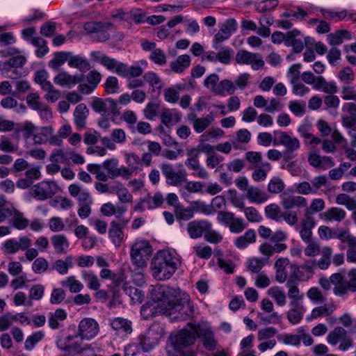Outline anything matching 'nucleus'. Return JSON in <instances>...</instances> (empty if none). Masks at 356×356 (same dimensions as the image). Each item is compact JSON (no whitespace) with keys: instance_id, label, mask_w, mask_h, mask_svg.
Wrapping results in <instances>:
<instances>
[{"instance_id":"9d476101","label":"nucleus","mask_w":356,"mask_h":356,"mask_svg":"<svg viewBox=\"0 0 356 356\" xmlns=\"http://www.w3.org/2000/svg\"><path fill=\"white\" fill-rule=\"evenodd\" d=\"M60 190L58 185L51 181H42L31 188V193L35 198L40 200L51 199Z\"/></svg>"},{"instance_id":"37998d69","label":"nucleus","mask_w":356,"mask_h":356,"mask_svg":"<svg viewBox=\"0 0 356 356\" xmlns=\"http://www.w3.org/2000/svg\"><path fill=\"white\" fill-rule=\"evenodd\" d=\"M186 155L188 159L185 161V165L191 170L193 171L196 170V169H197L200 165L198 160L200 150L195 148H192L187 150Z\"/></svg>"},{"instance_id":"dca6fc26","label":"nucleus","mask_w":356,"mask_h":356,"mask_svg":"<svg viewBox=\"0 0 356 356\" xmlns=\"http://www.w3.org/2000/svg\"><path fill=\"white\" fill-rule=\"evenodd\" d=\"M305 202H283L285 211L282 213L283 218L289 225H294L298 222V212L302 207H305Z\"/></svg>"},{"instance_id":"052dcab7","label":"nucleus","mask_w":356,"mask_h":356,"mask_svg":"<svg viewBox=\"0 0 356 356\" xmlns=\"http://www.w3.org/2000/svg\"><path fill=\"white\" fill-rule=\"evenodd\" d=\"M334 238H338L343 243H347L349 247L356 248V237L347 231L343 230L338 234H335Z\"/></svg>"},{"instance_id":"4c0bfd02","label":"nucleus","mask_w":356,"mask_h":356,"mask_svg":"<svg viewBox=\"0 0 356 356\" xmlns=\"http://www.w3.org/2000/svg\"><path fill=\"white\" fill-rule=\"evenodd\" d=\"M279 144L284 145L286 149L292 150H298L300 147L299 140L296 137L291 136L286 132H281Z\"/></svg>"},{"instance_id":"f3484780","label":"nucleus","mask_w":356,"mask_h":356,"mask_svg":"<svg viewBox=\"0 0 356 356\" xmlns=\"http://www.w3.org/2000/svg\"><path fill=\"white\" fill-rule=\"evenodd\" d=\"M132 332V323L124 318H114L113 319V337L124 339Z\"/></svg>"},{"instance_id":"f8f14e48","label":"nucleus","mask_w":356,"mask_h":356,"mask_svg":"<svg viewBox=\"0 0 356 356\" xmlns=\"http://www.w3.org/2000/svg\"><path fill=\"white\" fill-rule=\"evenodd\" d=\"M219 31L215 35L213 48L218 49L219 44L227 40L237 29V22L233 18L227 19L225 22L219 24Z\"/></svg>"},{"instance_id":"13d9d810","label":"nucleus","mask_w":356,"mask_h":356,"mask_svg":"<svg viewBox=\"0 0 356 356\" xmlns=\"http://www.w3.org/2000/svg\"><path fill=\"white\" fill-rule=\"evenodd\" d=\"M248 270L252 273H258L265 265V261L263 259L252 257L248 262Z\"/></svg>"},{"instance_id":"20e7f679","label":"nucleus","mask_w":356,"mask_h":356,"mask_svg":"<svg viewBox=\"0 0 356 356\" xmlns=\"http://www.w3.org/2000/svg\"><path fill=\"white\" fill-rule=\"evenodd\" d=\"M125 267L126 265H124L117 274H113V305L122 303L123 294L127 296L134 304L141 303L144 300V293L142 291L129 286L125 282Z\"/></svg>"},{"instance_id":"69168bd1","label":"nucleus","mask_w":356,"mask_h":356,"mask_svg":"<svg viewBox=\"0 0 356 356\" xmlns=\"http://www.w3.org/2000/svg\"><path fill=\"white\" fill-rule=\"evenodd\" d=\"M195 253L197 257L208 259L212 254V248L209 245H198L193 247Z\"/></svg>"},{"instance_id":"3c124183","label":"nucleus","mask_w":356,"mask_h":356,"mask_svg":"<svg viewBox=\"0 0 356 356\" xmlns=\"http://www.w3.org/2000/svg\"><path fill=\"white\" fill-rule=\"evenodd\" d=\"M49 74L46 70H38L35 73L34 80L39 84L42 90L51 88V83L48 81Z\"/></svg>"},{"instance_id":"e433bc0d","label":"nucleus","mask_w":356,"mask_h":356,"mask_svg":"<svg viewBox=\"0 0 356 356\" xmlns=\"http://www.w3.org/2000/svg\"><path fill=\"white\" fill-rule=\"evenodd\" d=\"M51 243L58 254L66 253L70 243L65 236L63 234L54 235L51 238Z\"/></svg>"},{"instance_id":"9b49d317","label":"nucleus","mask_w":356,"mask_h":356,"mask_svg":"<svg viewBox=\"0 0 356 356\" xmlns=\"http://www.w3.org/2000/svg\"><path fill=\"white\" fill-rule=\"evenodd\" d=\"M235 60L240 65H251L254 70H258L264 66V61L259 54L252 53L243 49L239 50L236 53Z\"/></svg>"},{"instance_id":"7c9ffc66","label":"nucleus","mask_w":356,"mask_h":356,"mask_svg":"<svg viewBox=\"0 0 356 356\" xmlns=\"http://www.w3.org/2000/svg\"><path fill=\"white\" fill-rule=\"evenodd\" d=\"M91 106L95 112L100 113L102 115H110L111 99L108 98L104 100L101 98H95L91 103Z\"/></svg>"},{"instance_id":"6ab92c4d","label":"nucleus","mask_w":356,"mask_h":356,"mask_svg":"<svg viewBox=\"0 0 356 356\" xmlns=\"http://www.w3.org/2000/svg\"><path fill=\"white\" fill-rule=\"evenodd\" d=\"M87 170L102 181H106L111 175V160L107 159L102 164L90 163Z\"/></svg>"},{"instance_id":"4be33fe9","label":"nucleus","mask_w":356,"mask_h":356,"mask_svg":"<svg viewBox=\"0 0 356 356\" xmlns=\"http://www.w3.org/2000/svg\"><path fill=\"white\" fill-rule=\"evenodd\" d=\"M169 205L172 207L175 217L179 220H188L193 218L194 213V207H184L179 202H168Z\"/></svg>"},{"instance_id":"0e129e2a","label":"nucleus","mask_w":356,"mask_h":356,"mask_svg":"<svg viewBox=\"0 0 356 356\" xmlns=\"http://www.w3.org/2000/svg\"><path fill=\"white\" fill-rule=\"evenodd\" d=\"M71 260L72 258L70 257H67L65 261L58 259L54 262L52 268L61 275L67 274L68 272L69 264L71 263Z\"/></svg>"},{"instance_id":"a18cd8bd","label":"nucleus","mask_w":356,"mask_h":356,"mask_svg":"<svg viewBox=\"0 0 356 356\" xmlns=\"http://www.w3.org/2000/svg\"><path fill=\"white\" fill-rule=\"evenodd\" d=\"M346 216V211L339 207H332L324 213L325 219L328 221L343 220Z\"/></svg>"},{"instance_id":"b1692460","label":"nucleus","mask_w":356,"mask_h":356,"mask_svg":"<svg viewBox=\"0 0 356 356\" xmlns=\"http://www.w3.org/2000/svg\"><path fill=\"white\" fill-rule=\"evenodd\" d=\"M291 309L287 313V319L293 325L298 324L303 318L305 309L302 302H290Z\"/></svg>"},{"instance_id":"6e6d98bb","label":"nucleus","mask_w":356,"mask_h":356,"mask_svg":"<svg viewBox=\"0 0 356 356\" xmlns=\"http://www.w3.org/2000/svg\"><path fill=\"white\" fill-rule=\"evenodd\" d=\"M265 213L268 218L276 221H280L282 216L280 208L274 203L269 204L265 208Z\"/></svg>"},{"instance_id":"f257e3e1","label":"nucleus","mask_w":356,"mask_h":356,"mask_svg":"<svg viewBox=\"0 0 356 356\" xmlns=\"http://www.w3.org/2000/svg\"><path fill=\"white\" fill-rule=\"evenodd\" d=\"M150 295L161 312L170 316L172 321H185L193 314V305L188 294L179 289L157 285L151 289Z\"/></svg>"},{"instance_id":"ea45409f","label":"nucleus","mask_w":356,"mask_h":356,"mask_svg":"<svg viewBox=\"0 0 356 356\" xmlns=\"http://www.w3.org/2000/svg\"><path fill=\"white\" fill-rule=\"evenodd\" d=\"M131 251L137 253L138 254L144 257L145 258H149L151 255L152 250L149 243L146 241H140L136 242L132 248Z\"/></svg>"},{"instance_id":"774afa93","label":"nucleus","mask_w":356,"mask_h":356,"mask_svg":"<svg viewBox=\"0 0 356 356\" xmlns=\"http://www.w3.org/2000/svg\"><path fill=\"white\" fill-rule=\"evenodd\" d=\"M124 233L122 228L113 222V243L115 247L121 246L124 240Z\"/></svg>"},{"instance_id":"6e6552de","label":"nucleus","mask_w":356,"mask_h":356,"mask_svg":"<svg viewBox=\"0 0 356 356\" xmlns=\"http://www.w3.org/2000/svg\"><path fill=\"white\" fill-rule=\"evenodd\" d=\"M19 49L11 47L6 48L0 51L1 57H8L13 56L6 62H0V71H6L10 67H22L26 62V58L23 55H19L20 53Z\"/></svg>"},{"instance_id":"8fccbe9b","label":"nucleus","mask_w":356,"mask_h":356,"mask_svg":"<svg viewBox=\"0 0 356 356\" xmlns=\"http://www.w3.org/2000/svg\"><path fill=\"white\" fill-rule=\"evenodd\" d=\"M214 120L213 115L211 113L204 118H199L195 122L193 127L195 132L200 134L203 132Z\"/></svg>"},{"instance_id":"864d4df0","label":"nucleus","mask_w":356,"mask_h":356,"mask_svg":"<svg viewBox=\"0 0 356 356\" xmlns=\"http://www.w3.org/2000/svg\"><path fill=\"white\" fill-rule=\"evenodd\" d=\"M82 277L87 282V286L92 290H98L100 284L97 277L91 271H83Z\"/></svg>"},{"instance_id":"680f3d73","label":"nucleus","mask_w":356,"mask_h":356,"mask_svg":"<svg viewBox=\"0 0 356 356\" xmlns=\"http://www.w3.org/2000/svg\"><path fill=\"white\" fill-rule=\"evenodd\" d=\"M44 334L41 331H38L32 334L26 339L24 343V348L28 350H31L38 342L42 340Z\"/></svg>"},{"instance_id":"bf43d9fd","label":"nucleus","mask_w":356,"mask_h":356,"mask_svg":"<svg viewBox=\"0 0 356 356\" xmlns=\"http://www.w3.org/2000/svg\"><path fill=\"white\" fill-rule=\"evenodd\" d=\"M284 188L282 179L278 177H273L268 185V191L271 193H279Z\"/></svg>"},{"instance_id":"cd10ccee","label":"nucleus","mask_w":356,"mask_h":356,"mask_svg":"<svg viewBox=\"0 0 356 356\" xmlns=\"http://www.w3.org/2000/svg\"><path fill=\"white\" fill-rule=\"evenodd\" d=\"M143 78L144 81L149 84L152 92L160 94L163 84L161 78L155 72H147L143 75Z\"/></svg>"},{"instance_id":"5fc2aeb1","label":"nucleus","mask_w":356,"mask_h":356,"mask_svg":"<svg viewBox=\"0 0 356 356\" xmlns=\"http://www.w3.org/2000/svg\"><path fill=\"white\" fill-rule=\"evenodd\" d=\"M149 58L152 62L160 66L165 65L167 63V56L163 50L159 48L154 49L151 52Z\"/></svg>"},{"instance_id":"7ed1b4c3","label":"nucleus","mask_w":356,"mask_h":356,"mask_svg":"<svg viewBox=\"0 0 356 356\" xmlns=\"http://www.w3.org/2000/svg\"><path fill=\"white\" fill-rule=\"evenodd\" d=\"M180 263L175 253L165 250L159 251L151 262L152 276L157 280H168L175 273Z\"/></svg>"},{"instance_id":"ddd939ff","label":"nucleus","mask_w":356,"mask_h":356,"mask_svg":"<svg viewBox=\"0 0 356 356\" xmlns=\"http://www.w3.org/2000/svg\"><path fill=\"white\" fill-rule=\"evenodd\" d=\"M99 332V325L96 321L90 318L81 320L79 324L77 335L81 339H91Z\"/></svg>"},{"instance_id":"c03bdc74","label":"nucleus","mask_w":356,"mask_h":356,"mask_svg":"<svg viewBox=\"0 0 356 356\" xmlns=\"http://www.w3.org/2000/svg\"><path fill=\"white\" fill-rule=\"evenodd\" d=\"M147 67V62L140 60L128 67V76L127 78H137L141 76L144 70Z\"/></svg>"},{"instance_id":"c85d7f7f","label":"nucleus","mask_w":356,"mask_h":356,"mask_svg":"<svg viewBox=\"0 0 356 356\" xmlns=\"http://www.w3.org/2000/svg\"><path fill=\"white\" fill-rule=\"evenodd\" d=\"M191 61V57L188 55H181L170 63V67L172 72L181 74L190 66Z\"/></svg>"},{"instance_id":"79ce46f5","label":"nucleus","mask_w":356,"mask_h":356,"mask_svg":"<svg viewBox=\"0 0 356 356\" xmlns=\"http://www.w3.org/2000/svg\"><path fill=\"white\" fill-rule=\"evenodd\" d=\"M286 286L289 288L288 297L291 300V302H300L304 295L300 293L294 280L289 278L286 282Z\"/></svg>"},{"instance_id":"4468645a","label":"nucleus","mask_w":356,"mask_h":356,"mask_svg":"<svg viewBox=\"0 0 356 356\" xmlns=\"http://www.w3.org/2000/svg\"><path fill=\"white\" fill-rule=\"evenodd\" d=\"M315 261L307 262L301 266H291V279H296L300 281H307L314 275Z\"/></svg>"},{"instance_id":"72a5a7b5","label":"nucleus","mask_w":356,"mask_h":356,"mask_svg":"<svg viewBox=\"0 0 356 356\" xmlns=\"http://www.w3.org/2000/svg\"><path fill=\"white\" fill-rule=\"evenodd\" d=\"M197 211L206 215H211L222 207V202H211L206 204L204 202H195Z\"/></svg>"},{"instance_id":"473e14b6","label":"nucleus","mask_w":356,"mask_h":356,"mask_svg":"<svg viewBox=\"0 0 356 356\" xmlns=\"http://www.w3.org/2000/svg\"><path fill=\"white\" fill-rule=\"evenodd\" d=\"M313 88L316 90H321L323 92L329 95L337 93L338 90L334 81H327L322 76H318V83L313 86Z\"/></svg>"},{"instance_id":"de8ad7c7","label":"nucleus","mask_w":356,"mask_h":356,"mask_svg":"<svg viewBox=\"0 0 356 356\" xmlns=\"http://www.w3.org/2000/svg\"><path fill=\"white\" fill-rule=\"evenodd\" d=\"M321 258L318 260L317 265L319 268L326 270L331 264V255L332 249L330 247L325 246L321 250Z\"/></svg>"},{"instance_id":"1a4fd4ad","label":"nucleus","mask_w":356,"mask_h":356,"mask_svg":"<svg viewBox=\"0 0 356 356\" xmlns=\"http://www.w3.org/2000/svg\"><path fill=\"white\" fill-rule=\"evenodd\" d=\"M328 343L335 346L340 343L339 350L346 351L353 346V339L348 334L347 331L341 327H336L327 336Z\"/></svg>"},{"instance_id":"5701e85b","label":"nucleus","mask_w":356,"mask_h":356,"mask_svg":"<svg viewBox=\"0 0 356 356\" xmlns=\"http://www.w3.org/2000/svg\"><path fill=\"white\" fill-rule=\"evenodd\" d=\"M161 122L168 127L181 122V113L177 109L164 108L160 115Z\"/></svg>"},{"instance_id":"58836bf2","label":"nucleus","mask_w":356,"mask_h":356,"mask_svg":"<svg viewBox=\"0 0 356 356\" xmlns=\"http://www.w3.org/2000/svg\"><path fill=\"white\" fill-rule=\"evenodd\" d=\"M327 39L330 45H339L343 43V39H350V33L346 30H338L327 35Z\"/></svg>"},{"instance_id":"412c9836","label":"nucleus","mask_w":356,"mask_h":356,"mask_svg":"<svg viewBox=\"0 0 356 356\" xmlns=\"http://www.w3.org/2000/svg\"><path fill=\"white\" fill-rule=\"evenodd\" d=\"M212 225L207 220L192 221L187 225V231L192 238L201 237L206 233L207 229L211 228Z\"/></svg>"},{"instance_id":"338daca9","label":"nucleus","mask_w":356,"mask_h":356,"mask_svg":"<svg viewBox=\"0 0 356 356\" xmlns=\"http://www.w3.org/2000/svg\"><path fill=\"white\" fill-rule=\"evenodd\" d=\"M233 52V50L230 47H223L217 53V61L225 65L229 64Z\"/></svg>"},{"instance_id":"4d7b16f0","label":"nucleus","mask_w":356,"mask_h":356,"mask_svg":"<svg viewBox=\"0 0 356 356\" xmlns=\"http://www.w3.org/2000/svg\"><path fill=\"white\" fill-rule=\"evenodd\" d=\"M205 241L210 243L218 244L222 242L223 236L218 231L212 229V227L207 229L204 234Z\"/></svg>"},{"instance_id":"0eeeda50","label":"nucleus","mask_w":356,"mask_h":356,"mask_svg":"<svg viewBox=\"0 0 356 356\" xmlns=\"http://www.w3.org/2000/svg\"><path fill=\"white\" fill-rule=\"evenodd\" d=\"M22 131L25 138H32L35 144H45L49 140V137L54 134V129L50 127H37L31 122H24Z\"/></svg>"},{"instance_id":"c756f323","label":"nucleus","mask_w":356,"mask_h":356,"mask_svg":"<svg viewBox=\"0 0 356 356\" xmlns=\"http://www.w3.org/2000/svg\"><path fill=\"white\" fill-rule=\"evenodd\" d=\"M89 111L84 104H78L74 112V123L79 128H84Z\"/></svg>"},{"instance_id":"bb28decb","label":"nucleus","mask_w":356,"mask_h":356,"mask_svg":"<svg viewBox=\"0 0 356 356\" xmlns=\"http://www.w3.org/2000/svg\"><path fill=\"white\" fill-rule=\"evenodd\" d=\"M78 337L77 334L69 335L66 337L65 341L59 340L57 342L58 348L74 354H78L83 352V349L77 343H73L72 341Z\"/></svg>"},{"instance_id":"f704fd0d","label":"nucleus","mask_w":356,"mask_h":356,"mask_svg":"<svg viewBox=\"0 0 356 356\" xmlns=\"http://www.w3.org/2000/svg\"><path fill=\"white\" fill-rule=\"evenodd\" d=\"M256 241V232L254 229H250L247 230L243 236L238 237L235 241V245L239 249H244L249 244Z\"/></svg>"},{"instance_id":"e2e57ef3","label":"nucleus","mask_w":356,"mask_h":356,"mask_svg":"<svg viewBox=\"0 0 356 356\" xmlns=\"http://www.w3.org/2000/svg\"><path fill=\"white\" fill-rule=\"evenodd\" d=\"M13 225L17 229H24L29 225V220L22 217V213L15 209L13 213Z\"/></svg>"},{"instance_id":"423d86ee","label":"nucleus","mask_w":356,"mask_h":356,"mask_svg":"<svg viewBox=\"0 0 356 356\" xmlns=\"http://www.w3.org/2000/svg\"><path fill=\"white\" fill-rule=\"evenodd\" d=\"M331 280L334 285L333 293L338 296L347 294L348 292H356V269L353 268L348 273L347 278L341 273H333Z\"/></svg>"},{"instance_id":"09e8293b","label":"nucleus","mask_w":356,"mask_h":356,"mask_svg":"<svg viewBox=\"0 0 356 356\" xmlns=\"http://www.w3.org/2000/svg\"><path fill=\"white\" fill-rule=\"evenodd\" d=\"M268 294L275 300L279 306H284L286 304V295L282 288L279 286L271 287L268 289Z\"/></svg>"},{"instance_id":"f03ea898","label":"nucleus","mask_w":356,"mask_h":356,"mask_svg":"<svg viewBox=\"0 0 356 356\" xmlns=\"http://www.w3.org/2000/svg\"><path fill=\"white\" fill-rule=\"evenodd\" d=\"M196 337L202 338L204 347L207 350L216 348L217 341L210 325L188 323L175 336L170 337V343L174 353L172 356H196L195 352L189 347Z\"/></svg>"},{"instance_id":"aec40b11","label":"nucleus","mask_w":356,"mask_h":356,"mask_svg":"<svg viewBox=\"0 0 356 356\" xmlns=\"http://www.w3.org/2000/svg\"><path fill=\"white\" fill-rule=\"evenodd\" d=\"M154 335L152 330H149L138 336L137 345L143 352H149L159 344V338Z\"/></svg>"},{"instance_id":"393cba45","label":"nucleus","mask_w":356,"mask_h":356,"mask_svg":"<svg viewBox=\"0 0 356 356\" xmlns=\"http://www.w3.org/2000/svg\"><path fill=\"white\" fill-rule=\"evenodd\" d=\"M290 261L288 258L280 257L274 264L276 270L275 280L279 283H284L287 277V271L286 267L289 264Z\"/></svg>"},{"instance_id":"2eb2a0df","label":"nucleus","mask_w":356,"mask_h":356,"mask_svg":"<svg viewBox=\"0 0 356 356\" xmlns=\"http://www.w3.org/2000/svg\"><path fill=\"white\" fill-rule=\"evenodd\" d=\"M161 169L166 179L167 184L170 185H180L186 179L187 175L185 170L175 172L171 164H162Z\"/></svg>"},{"instance_id":"a19ab883","label":"nucleus","mask_w":356,"mask_h":356,"mask_svg":"<svg viewBox=\"0 0 356 356\" xmlns=\"http://www.w3.org/2000/svg\"><path fill=\"white\" fill-rule=\"evenodd\" d=\"M71 53L65 51L57 52L54 57L49 62V67L54 71H58L66 61L68 62Z\"/></svg>"},{"instance_id":"a878e982","label":"nucleus","mask_w":356,"mask_h":356,"mask_svg":"<svg viewBox=\"0 0 356 356\" xmlns=\"http://www.w3.org/2000/svg\"><path fill=\"white\" fill-rule=\"evenodd\" d=\"M316 222L312 216L305 217L302 221V228L300 235L305 243H309L312 241V229L315 227Z\"/></svg>"},{"instance_id":"49530a36","label":"nucleus","mask_w":356,"mask_h":356,"mask_svg":"<svg viewBox=\"0 0 356 356\" xmlns=\"http://www.w3.org/2000/svg\"><path fill=\"white\" fill-rule=\"evenodd\" d=\"M67 318V312L63 309H57L54 313H50L49 325L51 329H58L59 321H63Z\"/></svg>"},{"instance_id":"39448f33","label":"nucleus","mask_w":356,"mask_h":356,"mask_svg":"<svg viewBox=\"0 0 356 356\" xmlns=\"http://www.w3.org/2000/svg\"><path fill=\"white\" fill-rule=\"evenodd\" d=\"M331 280L334 285L333 293L338 296L347 294L348 292H356V269L353 268L348 273L347 278L341 273H333Z\"/></svg>"},{"instance_id":"603ef678","label":"nucleus","mask_w":356,"mask_h":356,"mask_svg":"<svg viewBox=\"0 0 356 356\" xmlns=\"http://www.w3.org/2000/svg\"><path fill=\"white\" fill-rule=\"evenodd\" d=\"M61 284L63 287L68 288L71 293H78L83 288V284L76 280L74 276H70L63 280Z\"/></svg>"},{"instance_id":"c9c22d12","label":"nucleus","mask_w":356,"mask_h":356,"mask_svg":"<svg viewBox=\"0 0 356 356\" xmlns=\"http://www.w3.org/2000/svg\"><path fill=\"white\" fill-rule=\"evenodd\" d=\"M235 90L236 86L234 82L228 79H224L218 83L216 88H213V93L221 96L231 95L235 92Z\"/></svg>"},{"instance_id":"a211bd4d","label":"nucleus","mask_w":356,"mask_h":356,"mask_svg":"<svg viewBox=\"0 0 356 356\" xmlns=\"http://www.w3.org/2000/svg\"><path fill=\"white\" fill-rule=\"evenodd\" d=\"M84 76L82 74L72 75L67 72L61 71L54 78V82L60 86L72 88L82 82Z\"/></svg>"},{"instance_id":"2f4dec72","label":"nucleus","mask_w":356,"mask_h":356,"mask_svg":"<svg viewBox=\"0 0 356 356\" xmlns=\"http://www.w3.org/2000/svg\"><path fill=\"white\" fill-rule=\"evenodd\" d=\"M68 65L70 67L78 69L81 72H86L90 68L88 60L80 55L69 56Z\"/></svg>"}]
</instances>
